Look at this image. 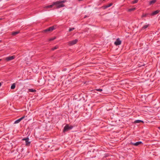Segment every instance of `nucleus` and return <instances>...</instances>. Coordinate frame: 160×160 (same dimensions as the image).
Segmentation results:
<instances>
[{
  "mask_svg": "<svg viewBox=\"0 0 160 160\" xmlns=\"http://www.w3.org/2000/svg\"><path fill=\"white\" fill-rule=\"evenodd\" d=\"M148 26L149 25H144L143 27L142 28V29L143 30L146 29L148 27Z\"/></svg>",
  "mask_w": 160,
  "mask_h": 160,
  "instance_id": "obj_18",
  "label": "nucleus"
},
{
  "mask_svg": "<svg viewBox=\"0 0 160 160\" xmlns=\"http://www.w3.org/2000/svg\"><path fill=\"white\" fill-rule=\"evenodd\" d=\"M25 117V116L22 117L21 118L16 120L15 121L14 123L17 124V123H19L23 119H24Z\"/></svg>",
  "mask_w": 160,
  "mask_h": 160,
  "instance_id": "obj_9",
  "label": "nucleus"
},
{
  "mask_svg": "<svg viewBox=\"0 0 160 160\" xmlns=\"http://www.w3.org/2000/svg\"><path fill=\"white\" fill-rule=\"evenodd\" d=\"M141 122H142L143 123L144 122H143V121H142L141 120H136L134 121V122L135 123H140Z\"/></svg>",
  "mask_w": 160,
  "mask_h": 160,
  "instance_id": "obj_14",
  "label": "nucleus"
},
{
  "mask_svg": "<svg viewBox=\"0 0 160 160\" xmlns=\"http://www.w3.org/2000/svg\"><path fill=\"white\" fill-rule=\"evenodd\" d=\"M2 85V83L1 82H0V87Z\"/></svg>",
  "mask_w": 160,
  "mask_h": 160,
  "instance_id": "obj_25",
  "label": "nucleus"
},
{
  "mask_svg": "<svg viewBox=\"0 0 160 160\" xmlns=\"http://www.w3.org/2000/svg\"><path fill=\"white\" fill-rule=\"evenodd\" d=\"M55 29L53 26L47 29H45L44 31V32H46L49 31H52Z\"/></svg>",
  "mask_w": 160,
  "mask_h": 160,
  "instance_id": "obj_8",
  "label": "nucleus"
},
{
  "mask_svg": "<svg viewBox=\"0 0 160 160\" xmlns=\"http://www.w3.org/2000/svg\"><path fill=\"white\" fill-rule=\"evenodd\" d=\"M138 0H135L132 1V3L133 4L136 3L138 2Z\"/></svg>",
  "mask_w": 160,
  "mask_h": 160,
  "instance_id": "obj_23",
  "label": "nucleus"
},
{
  "mask_svg": "<svg viewBox=\"0 0 160 160\" xmlns=\"http://www.w3.org/2000/svg\"><path fill=\"white\" fill-rule=\"evenodd\" d=\"M121 43V41L120 39L118 38L117 39L116 41L114 42V44L116 46L120 45Z\"/></svg>",
  "mask_w": 160,
  "mask_h": 160,
  "instance_id": "obj_6",
  "label": "nucleus"
},
{
  "mask_svg": "<svg viewBox=\"0 0 160 160\" xmlns=\"http://www.w3.org/2000/svg\"><path fill=\"white\" fill-rule=\"evenodd\" d=\"M142 142L141 141L138 142H137L135 143L132 142H130V144H132V145H133L135 146H138V145H139V144H142Z\"/></svg>",
  "mask_w": 160,
  "mask_h": 160,
  "instance_id": "obj_7",
  "label": "nucleus"
},
{
  "mask_svg": "<svg viewBox=\"0 0 160 160\" xmlns=\"http://www.w3.org/2000/svg\"><path fill=\"white\" fill-rule=\"evenodd\" d=\"M66 2V0H64L62 1H59L54 2V4L56 6L57 8H60L65 6V5L62 4Z\"/></svg>",
  "mask_w": 160,
  "mask_h": 160,
  "instance_id": "obj_1",
  "label": "nucleus"
},
{
  "mask_svg": "<svg viewBox=\"0 0 160 160\" xmlns=\"http://www.w3.org/2000/svg\"><path fill=\"white\" fill-rule=\"evenodd\" d=\"M1 59H0V61H1Z\"/></svg>",
  "mask_w": 160,
  "mask_h": 160,
  "instance_id": "obj_27",
  "label": "nucleus"
},
{
  "mask_svg": "<svg viewBox=\"0 0 160 160\" xmlns=\"http://www.w3.org/2000/svg\"><path fill=\"white\" fill-rule=\"evenodd\" d=\"M78 41V39H76L75 40L69 42L68 43L69 46H72L76 43Z\"/></svg>",
  "mask_w": 160,
  "mask_h": 160,
  "instance_id": "obj_3",
  "label": "nucleus"
},
{
  "mask_svg": "<svg viewBox=\"0 0 160 160\" xmlns=\"http://www.w3.org/2000/svg\"><path fill=\"white\" fill-rule=\"evenodd\" d=\"M15 84L14 83L11 86V89H14L15 88Z\"/></svg>",
  "mask_w": 160,
  "mask_h": 160,
  "instance_id": "obj_17",
  "label": "nucleus"
},
{
  "mask_svg": "<svg viewBox=\"0 0 160 160\" xmlns=\"http://www.w3.org/2000/svg\"><path fill=\"white\" fill-rule=\"evenodd\" d=\"M135 8H131L129 9H128V11L129 12H130L133 11H134L135 9Z\"/></svg>",
  "mask_w": 160,
  "mask_h": 160,
  "instance_id": "obj_16",
  "label": "nucleus"
},
{
  "mask_svg": "<svg viewBox=\"0 0 160 160\" xmlns=\"http://www.w3.org/2000/svg\"><path fill=\"white\" fill-rule=\"evenodd\" d=\"M22 140L25 141L26 145V146H29L30 144V142L29 141V139L28 138H23L22 139Z\"/></svg>",
  "mask_w": 160,
  "mask_h": 160,
  "instance_id": "obj_4",
  "label": "nucleus"
},
{
  "mask_svg": "<svg viewBox=\"0 0 160 160\" xmlns=\"http://www.w3.org/2000/svg\"><path fill=\"white\" fill-rule=\"evenodd\" d=\"M96 90L97 91L101 92L102 91V89H97Z\"/></svg>",
  "mask_w": 160,
  "mask_h": 160,
  "instance_id": "obj_22",
  "label": "nucleus"
},
{
  "mask_svg": "<svg viewBox=\"0 0 160 160\" xmlns=\"http://www.w3.org/2000/svg\"><path fill=\"white\" fill-rule=\"evenodd\" d=\"M58 48V46H55L54 47L52 48V50H54Z\"/></svg>",
  "mask_w": 160,
  "mask_h": 160,
  "instance_id": "obj_20",
  "label": "nucleus"
},
{
  "mask_svg": "<svg viewBox=\"0 0 160 160\" xmlns=\"http://www.w3.org/2000/svg\"><path fill=\"white\" fill-rule=\"evenodd\" d=\"M54 5H55V4H54V2H53V3L50 5H48L47 6H46L45 7V8H52Z\"/></svg>",
  "mask_w": 160,
  "mask_h": 160,
  "instance_id": "obj_11",
  "label": "nucleus"
},
{
  "mask_svg": "<svg viewBox=\"0 0 160 160\" xmlns=\"http://www.w3.org/2000/svg\"><path fill=\"white\" fill-rule=\"evenodd\" d=\"M19 32H20L19 31L13 32H12V35L13 36H15L17 34L19 33Z\"/></svg>",
  "mask_w": 160,
  "mask_h": 160,
  "instance_id": "obj_12",
  "label": "nucleus"
},
{
  "mask_svg": "<svg viewBox=\"0 0 160 160\" xmlns=\"http://www.w3.org/2000/svg\"><path fill=\"white\" fill-rule=\"evenodd\" d=\"M74 29V28H70L69 29V32H71L72 30H73Z\"/></svg>",
  "mask_w": 160,
  "mask_h": 160,
  "instance_id": "obj_24",
  "label": "nucleus"
},
{
  "mask_svg": "<svg viewBox=\"0 0 160 160\" xmlns=\"http://www.w3.org/2000/svg\"><path fill=\"white\" fill-rule=\"evenodd\" d=\"M156 0H152L150 1L149 2V5H150L155 3L156 2Z\"/></svg>",
  "mask_w": 160,
  "mask_h": 160,
  "instance_id": "obj_13",
  "label": "nucleus"
},
{
  "mask_svg": "<svg viewBox=\"0 0 160 160\" xmlns=\"http://www.w3.org/2000/svg\"><path fill=\"white\" fill-rule=\"evenodd\" d=\"M73 127L72 126H69L68 124H67L64 127L63 132H65L69 130L72 129L73 128Z\"/></svg>",
  "mask_w": 160,
  "mask_h": 160,
  "instance_id": "obj_2",
  "label": "nucleus"
},
{
  "mask_svg": "<svg viewBox=\"0 0 160 160\" xmlns=\"http://www.w3.org/2000/svg\"><path fill=\"white\" fill-rule=\"evenodd\" d=\"M56 38L55 37H54L53 38H50L49 40V41H52L56 39Z\"/></svg>",
  "mask_w": 160,
  "mask_h": 160,
  "instance_id": "obj_21",
  "label": "nucleus"
},
{
  "mask_svg": "<svg viewBox=\"0 0 160 160\" xmlns=\"http://www.w3.org/2000/svg\"><path fill=\"white\" fill-rule=\"evenodd\" d=\"M159 12V10H157L153 12L152 14V15H154L157 14Z\"/></svg>",
  "mask_w": 160,
  "mask_h": 160,
  "instance_id": "obj_10",
  "label": "nucleus"
},
{
  "mask_svg": "<svg viewBox=\"0 0 160 160\" xmlns=\"http://www.w3.org/2000/svg\"><path fill=\"white\" fill-rule=\"evenodd\" d=\"M28 91L31 92H34L36 91V90L33 89H29Z\"/></svg>",
  "mask_w": 160,
  "mask_h": 160,
  "instance_id": "obj_19",
  "label": "nucleus"
},
{
  "mask_svg": "<svg viewBox=\"0 0 160 160\" xmlns=\"http://www.w3.org/2000/svg\"><path fill=\"white\" fill-rule=\"evenodd\" d=\"M15 58V56L13 55V56H9V57H7L5 59L7 61H11V60H12L13 59H14Z\"/></svg>",
  "mask_w": 160,
  "mask_h": 160,
  "instance_id": "obj_5",
  "label": "nucleus"
},
{
  "mask_svg": "<svg viewBox=\"0 0 160 160\" xmlns=\"http://www.w3.org/2000/svg\"><path fill=\"white\" fill-rule=\"evenodd\" d=\"M112 5V3H110L108 5H106L105 6H104V8L106 9L108 8L109 7H110Z\"/></svg>",
  "mask_w": 160,
  "mask_h": 160,
  "instance_id": "obj_15",
  "label": "nucleus"
},
{
  "mask_svg": "<svg viewBox=\"0 0 160 160\" xmlns=\"http://www.w3.org/2000/svg\"><path fill=\"white\" fill-rule=\"evenodd\" d=\"M158 129H159L160 130V127H159L158 128Z\"/></svg>",
  "mask_w": 160,
  "mask_h": 160,
  "instance_id": "obj_26",
  "label": "nucleus"
}]
</instances>
